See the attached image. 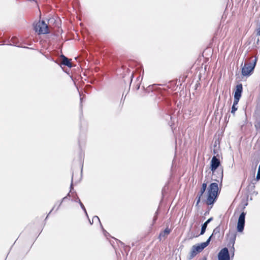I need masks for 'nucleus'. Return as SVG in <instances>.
Listing matches in <instances>:
<instances>
[{
  "label": "nucleus",
  "mask_w": 260,
  "mask_h": 260,
  "mask_svg": "<svg viewBox=\"0 0 260 260\" xmlns=\"http://www.w3.org/2000/svg\"><path fill=\"white\" fill-rule=\"evenodd\" d=\"M220 192L217 182L210 184L207 189L206 204L208 205H213L216 201Z\"/></svg>",
  "instance_id": "obj_1"
},
{
  "label": "nucleus",
  "mask_w": 260,
  "mask_h": 260,
  "mask_svg": "<svg viewBox=\"0 0 260 260\" xmlns=\"http://www.w3.org/2000/svg\"><path fill=\"white\" fill-rule=\"evenodd\" d=\"M257 58L255 56V58L251 62H245L241 69V75L244 77H249L253 72L256 66Z\"/></svg>",
  "instance_id": "obj_2"
},
{
  "label": "nucleus",
  "mask_w": 260,
  "mask_h": 260,
  "mask_svg": "<svg viewBox=\"0 0 260 260\" xmlns=\"http://www.w3.org/2000/svg\"><path fill=\"white\" fill-rule=\"evenodd\" d=\"M34 30L39 35L49 33L48 25L44 20L39 21L34 25Z\"/></svg>",
  "instance_id": "obj_3"
},
{
  "label": "nucleus",
  "mask_w": 260,
  "mask_h": 260,
  "mask_svg": "<svg viewBox=\"0 0 260 260\" xmlns=\"http://www.w3.org/2000/svg\"><path fill=\"white\" fill-rule=\"evenodd\" d=\"M246 213L243 211L240 214L237 225V231L238 232H243L245 223V216Z\"/></svg>",
  "instance_id": "obj_4"
},
{
  "label": "nucleus",
  "mask_w": 260,
  "mask_h": 260,
  "mask_svg": "<svg viewBox=\"0 0 260 260\" xmlns=\"http://www.w3.org/2000/svg\"><path fill=\"white\" fill-rule=\"evenodd\" d=\"M219 155L217 154L216 156L214 155L211 160L210 162V169L212 172V174L215 175L216 172V170L220 166V161L219 158H217V156Z\"/></svg>",
  "instance_id": "obj_5"
},
{
  "label": "nucleus",
  "mask_w": 260,
  "mask_h": 260,
  "mask_svg": "<svg viewBox=\"0 0 260 260\" xmlns=\"http://www.w3.org/2000/svg\"><path fill=\"white\" fill-rule=\"evenodd\" d=\"M231 255L227 247L222 248L217 254L218 260H230Z\"/></svg>",
  "instance_id": "obj_6"
},
{
  "label": "nucleus",
  "mask_w": 260,
  "mask_h": 260,
  "mask_svg": "<svg viewBox=\"0 0 260 260\" xmlns=\"http://www.w3.org/2000/svg\"><path fill=\"white\" fill-rule=\"evenodd\" d=\"M223 177V170L222 168H220L216 170L215 175L212 174V180L215 181V182L219 183L220 185H222V182Z\"/></svg>",
  "instance_id": "obj_7"
},
{
  "label": "nucleus",
  "mask_w": 260,
  "mask_h": 260,
  "mask_svg": "<svg viewBox=\"0 0 260 260\" xmlns=\"http://www.w3.org/2000/svg\"><path fill=\"white\" fill-rule=\"evenodd\" d=\"M237 234L236 233H233L231 234V236L229 239V242L228 244V246L230 247L231 245V247L230 248V251L231 252V258H233L234 256V252H235V248H234V244L235 243V240L236 238Z\"/></svg>",
  "instance_id": "obj_8"
},
{
  "label": "nucleus",
  "mask_w": 260,
  "mask_h": 260,
  "mask_svg": "<svg viewBox=\"0 0 260 260\" xmlns=\"http://www.w3.org/2000/svg\"><path fill=\"white\" fill-rule=\"evenodd\" d=\"M207 182H204L202 184L201 189H200V191L198 192V193L197 196V197H196V200H197V203H196V206H198L199 205V203H200L201 198L203 196L204 192H205V191L207 189Z\"/></svg>",
  "instance_id": "obj_9"
},
{
  "label": "nucleus",
  "mask_w": 260,
  "mask_h": 260,
  "mask_svg": "<svg viewBox=\"0 0 260 260\" xmlns=\"http://www.w3.org/2000/svg\"><path fill=\"white\" fill-rule=\"evenodd\" d=\"M243 92V86L241 83L238 84L236 86L234 91V97L240 99Z\"/></svg>",
  "instance_id": "obj_10"
},
{
  "label": "nucleus",
  "mask_w": 260,
  "mask_h": 260,
  "mask_svg": "<svg viewBox=\"0 0 260 260\" xmlns=\"http://www.w3.org/2000/svg\"><path fill=\"white\" fill-rule=\"evenodd\" d=\"M60 58L62 59V65L67 66L69 68H71L72 67L71 60H70L66 56H64L63 54H61L60 55Z\"/></svg>",
  "instance_id": "obj_11"
},
{
  "label": "nucleus",
  "mask_w": 260,
  "mask_h": 260,
  "mask_svg": "<svg viewBox=\"0 0 260 260\" xmlns=\"http://www.w3.org/2000/svg\"><path fill=\"white\" fill-rule=\"evenodd\" d=\"M213 219V217H210L209 219H207L204 223H203L201 225V230L200 232V235H203L205 232L206 228L207 227L208 224Z\"/></svg>",
  "instance_id": "obj_12"
},
{
  "label": "nucleus",
  "mask_w": 260,
  "mask_h": 260,
  "mask_svg": "<svg viewBox=\"0 0 260 260\" xmlns=\"http://www.w3.org/2000/svg\"><path fill=\"white\" fill-rule=\"evenodd\" d=\"M171 232V230L170 229H169L168 226H167L163 231H161L159 233V236L158 237L159 241H161V237H165L166 236H167V235L170 234Z\"/></svg>",
  "instance_id": "obj_13"
},
{
  "label": "nucleus",
  "mask_w": 260,
  "mask_h": 260,
  "mask_svg": "<svg viewBox=\"0 0 260 260\" xmlns=\"http://www.w3.org/2000/svg\"><path fill=\"white\" fill-rule=\"evenodd\" d=\"M254 188L255 183L254 182H251L246 187L247 191L250 194H253L255 192Z\"/></svg>",
  "instance_id": "obj_14"
},
{
  "label": "nucleus",
  "mask_w": 260,
  "mask_h": 260,
  "mask_svg": "<svg viewBox=\"0 0 260 260\" xmlns=\"http://www.w3.org/2000/svg\"><path fill=\"white\" fill-rule=\"evenodd\" d=\"M11 42H12V44H9L10 45H13L15 46H17L18 47H23V48H27V49H31V48H29L28 47H25V46L22 47V46L17 45L18 41V39L16 37H12L11 40Z\"/></svg>",
  "instance_id": "obj_15"
},
{
  "label": "nucleus",
  "mask_w": 260,
  "mask_h": 260,
  "mask_svg": "<svg viewBox=\"0 0 260 260\" xmlns=\"http://www.w3.org/2000/svg\"><path fill=\"white\" fill-rule=\"evenodd\" d=\"M97 221L98 222H100V224H101V226L103 230V233H104V234L105 235V236H107V235H109V234L104 229L101 222H100V218H99L98 216H94L92 218V222H93V221Z\"/></svg>",
  "instance_id": "obj_16"
},
{
  "label": "nucleus",
  "mask_w": 260,
  "mask_h": 260,
  "mask_svg": "<svg viewBox=\"0 0 260 260\" xmlns=\"http://www.w3.org/2000/svg\"><path fill=\"white\" fill-rule=\"evenodd\" d=\"M74 202L78 203L79 204L81 208H82V209L83 210V211L85 213L86 216L88 218V214L87 213L86 210L84 205L83 204V203L80 201V199H78V201L74 200Z\"/></svg>",
  "instance_id": "obj_17"
},
{
  "label": "nucleus",
  "mask_w": 260,
  "mask_h": 260,
  "mask_svg": "<svg viewBox=\"0 0 260 260\" xmlns=\"http://www.w3.org/2000/svg\"><path fill=\"white\" fill-rule=\"evenodd\" d=\"M198 253L192 247L188 259L191 260Z\"/></svg>",
  "instance_id": "obj_18"
},
{
  "label": "nucleus",
  "mask_w": 260,
  "mask_h": 260,
  "mask_svg": "<svg viewBox=\"0 0 260 260\" xmlns=\"http://www.w3.org/2000/svg\"><path fill=\"white\" fill-rule=\"evenodd\" d=\"M192 247L198 253L201 252L203 250L199 244L193 245Z\"/></svg>",
  "instance_id": "obj_19"
},
{
  "label": "nucleus",
  "mask_w": 260,
  "mask_h": 260,
  "mask_svg": "<svg viewBox=\"0 0 260 260\" xmlns=\"http://www.w3.org/2000/svg\"><path fill=\"white\" fill-rule=\"evenodd\" d=\"M220 225H218V226H217V227H216V228L213 230V233H212V235H217V234H219V233H220Z\"/></svg>",
  "instance_id": "obj_20"
},
{
  "label": "nucleus",
  "mask_w": 260,
  "mask_h": 260,
  "mask_svg": "<svg viewBox=\"0 0 260 260\" xmlns=\"http://www.w3.org/2000/svg\"><path fill=\"white\" fill-rule=\"evenodd\" d=\"M71 194L72 197V199H71L72 201L74 202V200L78 201V199H79L76 191H74L73 194Z\"/></svg>",
  "instance_id": "obj_21"
},
{
  "label": "nucleus",
  "mask_w": 260,
  "mask_h": 260,
  "mask_svg": "<svg viewBox=\"0 0 260 260\" xmlns=\"http://www.w3.org/2000/svg\"><path fill=\"white\" fill-rule=\"evenodd\" d=\"M73 173L72 174V180H71V185H70V192H71V194H73V192L74 191H73L74 187H73Z\"/></svg>",
  "instance_id": "obj_22"
},
{
  "label": "nucleus",
  "mask_w": 260,
  "mask_h": 260,
  "mask_svg": "<svg viewBox=\"0 0 260 260\" xmlns=\"http://www.w3.org/2000/svg\"><path fill=\"white\" fill-rule=\"evenodd\" d=\"M199 245L200 246L202 250H203L204 248H205L208 245L205 242H202L200 244H199Z\"/></svg>",
  "instance_id": "obj_23"
},
{
  "label": "nucleus",
  "mask_w": 260,
  "mask_h": 260,
  "mask_svg": "<svg viewBox=\"0 0 260 260\" xmlns=\"http://www.w3.org/2000/svg\"><path fill=\"white\" fill-rule=\"evenodd\" d=\"M240 99L234 97V102L233 105L237 106Z\"/></svg>",
  "instance_id": "obj_24"
},
{
  "label": "nucleus",
  "mask_w": 260,
  "mask_h": 260,
  "mask_svg": "<svg viewBox=\"0 0 260 260\" xmlns=\"http://www.w3.org/2000/svg\"><path fill=\"white\" fill-rule=\"evenodd\" d=\"M237 106L232 105V109H231V113L233 114H235V112L237 110Z\"/></svg>",
  "instance_id": "obj_25"
},
{
  "label": "nucleus",
  "mask_w": 260,
  "mask_h": 260,
  "mask_svg": "<svg viewBox=\"0 0 260 260\" xmlns=\"http://www.w3.org/2000/svg\"><path fill=\"white\" fill-rule=\"evenodd\" d=\"M67 199H68V198H67V197H66H66H64V198H63L62 199L61 201L60 202V203H59V205H58V207H57V209H56V210H57L59 209V207L61 206V205L62 203L63 202L66 201V200H67Z\"/></svg>",
  "instance_id": "obj_26"
},
{
  "label": "nucleus",
  "mask_w": 260,
  "mask_h": 260,
  "mask_svg": "<svg viewBox=\"0 0 260 260\" xmlns=\"http://www.w3.org/2000/svg\"><path fill=\"white\" fill-rule=\"evenodd\" d=\"M213 235H212V234L208 238V239L206 240V241H205V242L208 244L209 245L211 240V239H212V237Z\"/></svg>",
  "instance_id": "obj_27"
},
{
  "label": "nucleus",
  "mask_w": 260,
  "mask_h": 260,
  "mask_svg": "<svg viewBox=\"0 0 260 260\" xmlns=\"http://www.w3.org/2000/svg\"><path fill=\"white\" fill-rule=\"evenodd\" d=\"M213 235H212V234L208 238V239L206 240V241H205V242L208 244L209 245L211 240V239H212V237Z\"/></svg>",
  "instance_id": "obj_28"
},
{
  "label": "nucleus",
  "mask_w": 260,
  "mask_h": 260,
  "mask_svg": "<svg viewBox=\"0 0 260 260\" xmlns=\"http://www.w3.org/2000/svg\"><path fill=\"white\" fill-rule=\"evenodd\" d=\"M213 235H212V234L208 238V239L206 240V241H205V242L208 244L209 245L211 240V239H212V237Z\"/></svg>",
  "instance_id": "obj_29"
},
{
  "label": "nucleus",
  "mask_w": 260,
  "mask_h": 260,
  "mask_svg": "<svg viewBox=\"0 0 260 260\" xmlns=\"http://www.w3.org/2000/svg\"><path fill=\"white\" fill-rule=\"evenodd\" d=\"M256 35L260 36V23L258 25V28L256 29Z\"/></svg>",
  "instance_id": "obj_30"
},
{
  "label": "nucleus",
  "mask_w": 260,
  "mask_h": 260,
  "mask_svg": "<svg viewBox=\"0 0 260 260\" xmlns=\"http://www.w3.org/2000/svg\"><path fill=\"white\" fill-rule=\"evenodd\" d=\"M259 179H260V173L257 172L256 176V181H258Z\"/></svg>",
  "instance_id": "obj_31"
},
{
  "label": "nucleus",
  "mask_w": 260,
  "mask_h": 260,
  "mask_svg": "<svg viewBox=\"0 0 260 260\" xmlns=\"http://www.w3.org/2000/svg\"><path fill=\"white\" fill-rule=\"evenodd\" d=\"M153 85H150L148 87L147 89H146L147 90V92H149L150 90H152V87H153Z\"/></svg>",
  "instance_id": "obj_32"
},
{
  "label": "nucleus",
  "mask_w": 260,
  "mask_h": 260,
  "mask_svg": "<svg viewBox=\"0 0 260 260\" xmlns=\"http://www.w3.org/2000/svg\"><path fill=\"white\" fill-rule=\"evenodd\" d=\"M80 106L81 110H82V103L83 98L82 97H80Z\"/></svg>",
  "instance_id": "obj_33"
},
{
  "label": "nucleus",
  "mask_w": 260,
  "mask_h": 260,
  "mask_svg": "<svg viewBox=\"0 0 260 260\" xmlns=\"http://www.w3.org/2000/svg\"><path fill=\"white\" fill-rule=\"evenodd\" d=\"M157 219V215H155L153 219V223H155L156 220Z\"/></svg>",
  "instance_id": "obj_34"
},
{
  "label": "nucleus",
  "mask_w": 260,
  "mask_h": 260,
  "mask_svg": "<svg viewBox=\"0 0 260 260\" xmlns=\"http://www.w3.org/2000/svg\"><path fill=\"white\" fill-rule=\"evenodd\" d=\"M29 2H34L36 4H38V0H27Z\"/></svg>",
  "instance_id": "obj_35"
},
{
  "label": "nucleus",
  "mask_w": 260,
  "mask_h": 260,
  "mask_svg": "<svg viewBox=\"0 0 260 260\" xmlns=\"http://www.w3.org/2000/svg\"><path fill=\"white\" fill-rule=\"evenodd\" d=\"M56 205H54V207L51 209V210H50V212L48 213V215L47 216V217H46V219L45 220L47 219V217H48V215L51 213V212H52V211L53 210L54 207H55Z\"/></svg>",
  "instance_id": "obj_36"
},
{
  "label": "nucleus",
  "mask_w": 260,
  "mask_h": 260,
  "mask_svg": "<svg viewBox=\"0 0 260 260\" xmlns=\"http://www.w3.org/2000/svg\"><path fill=\"white\" fill-rule=\"evenodd\" d=\"M66 197H67V198H68L69 197H72L71 192H70V191H69V192L67 194V195L66 196Z\"/></svg>",
  "instance_id": "obj_37"
},
{
  "label": "nucleus",
  "mask_w": 260,
  "mask_h": 260,
  "mask_svg": "<svg viewBox=\"0 0 260 260\" xmlns=\"http://www.w3.org/2000/svg\"><path fill=\"white\" fill-rule=\"evenodd\" d=\"M199 260H207L206 256H204L203 258L199 259Z\"/></svg>",
  "instance_id": "obj_38"
},
{
  "label": "nucleus",
  "mask_w": 260,
  "mask_h": 260,
  "mask_svg": "<svg viewBox=\"0 0 260 260\" xmlns=\"http://www.w3.org/2000/svg\"><path fill=\"white\" fill-rule=\"evenodd\" d=\"M248 205V203L247 202H246L243 207V210H244L245 208V207L247 206Z\"/></svg>",
  "instance_id": "obj_39"
},
{
  "label": "nucleus",
  "mask_w": 260,
  "mask_h": 260,
  "mask_svg": "<svg viewBox=\"0 0 260 260\" xmlns=\"http://www.w3.org/2000/svg\"><path fill=\"white\" fill-rule=\"evenodd\" d=\"M158 214V210H157L156 211L155 213V215H157V216Z\"/></svg>",
  "instance_id": "obj_40"
},
{
  "label": "nucleus",
  "mask_w": 260,
  "mask_h": 260,
  "mask_svg": "<svg viewBox=\"0 0 260 260\" xmlns=\"http://www.w3.org/2000/svg\"><path fill=\"white\" fill-rule=\"evenodd\" d=\"M118 242L121 244V245H123L124 246V243L122 242H121L120 241H118Z\"/></svg>",
  "instance_id": "obj_41"
},
{
  "label": "nucleus",
  "mask_w": 260,
  "mask_h": 260,
  "mask_svg": "<svg viewBox=\"0 0 260 260\" xmlns=\"http://www.w3.org/2000/svg\"><path fill=\"white\" fill-rule=\"evenodd\" d=\"M198 86V84H196V85H195V89H197Z\"/></svg>",
  "instance_id": "obj_42"
},
{
  "label": "nucleus",
  "mask_w": 260,
  "mask_h": 260,
  "mask_svg": "<svg viewBox=\"0 0 260 260\" xmlns=\"http://www.w3.org/2000/svg\"><path fill=\"white\" fill-rule=\"evenodd\" d=\"M140 88V85H138V86H137V89L138 90Z\"/></svg>",
  "instance_id": "obj_43"
},
{
  "label": "nucleus",
  "mask_w": 260,
  "mask_h": 260,
  "mask_svg": "<svg viewBox=\"0 0 260 260\" xmlns=\"http://www.w3.org/2000/svg\"><path fill=\"white\" fill-rule=\"evenodd\" d=\"M133 77H134V76H133V75L132 74V76H131V82H132V78H133Z\"/></svg>",
  "instance_id": "obj_44"
},
{
  "label": "nucleus",
  "mask_w": 260,
  "mask_h": 260,
  "mask_svg": "<svg viewBox=\"0 0 260 260\" xmlns=\"http://www.w3.org/2000/svg\"><path fill=\"white\" fill-rule=\"evenodd\" d=\"M89 222L90 223V224H93V222H92V221H90V219H89Z\"/></svg>",
  "instance_id": "obj_45"
},
{
  "label": "nucleus",
  "mask_w": 260,
  "mask_h": 260,
  "mask_svg": "<svg viewBox=\"0 0 260 260\" xmlns=\"http://www.w3.org/2000/svg\"><path fill=\"white\" fill-rule=\"evenodd\" d=\"M213 152H214V153L215 154H216V150H215V149H214V150H213Z\"/></svg>",
  "instance_id": "obj_46"
},
{
  "label": "nucleus",
  "mask_w": 260,
  "mask_h": 260,
  "mask_svg": "<svg viewBox=\"0 0 260 260\" xmlns=\"http://www.w3.org/2000/svg\"><path fill=\"white\" fill-rule=\"evenodd\" d=\"M259 42V39L258 38L256 41V44H258Z\"/></svg>",
  "instance_id": "obj_47"
},
{
  "label": "nucleus",
  "mask_w": 260,
  "mask_h": 260,
  "mask_svg": "<svg viewBox=\"0 0 260 260\" xmlns=\"http://www.w3.org/2000/svg\"><path fill=\"white\" fill-rule=\"evenodd\" d=\"M65 72L68 73V74H69V71L68 72V71H65Z\"/></svg>",
  "instance_id": "obj_48"
},
{
  "label": "nucleus",
  "mask_w": 260,
  "mask_h": 260,
  "mask_svg": "<svg viewBox=\"0 0 260 260\" xmlns=\"http://www.w3.org/2000/svg\"><path fill=\"white\" fill-rule=\"evenodd\" d=\"M164 189H163L162 190V194L164 193Z\"/></svg>",
  "instance_id": "obj_49"
}]
</instances>
